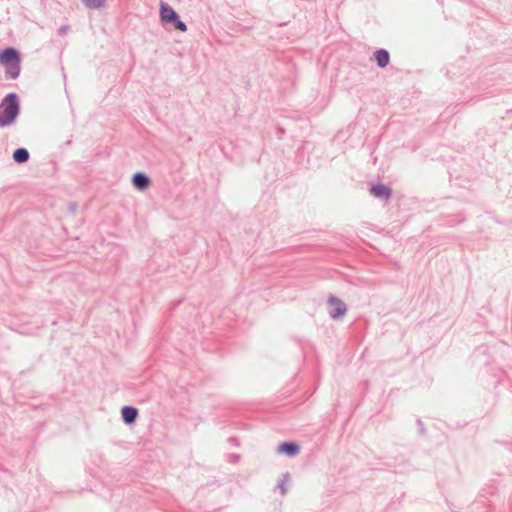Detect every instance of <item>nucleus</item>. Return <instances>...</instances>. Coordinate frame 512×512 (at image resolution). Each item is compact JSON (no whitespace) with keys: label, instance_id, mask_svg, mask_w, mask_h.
<instances>
[{"label":"nucleus","instance_id":"7","mask_svg":"<svg viewBox=\"0 0 512 512\" xmlns=\"http://www.w3.org/2000/svg\"><path fill=\"white\" fill-rule=\"evenodd\" d=\"M300 451V446L295 442H283L277 447V452L287 456H296Z\"/></svg>","mask_w":512,"mask_h":512},{"label":"nucleus","instance_id":"4","mask_svg":"<svg viewBox=\"0 0 512 512\" xmlns=\"http://www.w3.org/2000/svg\"><path fill=\"white\" fill-rule=\"evenodd\" d=\"M328 304L333 306L329 311V315L332 319H340L347 312L346 304L336 296H330L328 298Z\"/></svg>","mask_w":512,"mask_h":512},{"label":"nucleus","instance_id":"14","mask_svg":"<svg viewBox=\"0 0 512 512\" xmlns=\"http://www.w3.org/2000/svg\"><path fill=\"white\" fill-rule=\"evenodd\" d=\"M417 425L419 426L421 433L424 434L425 433V429H424V424H423L421 419H417Z\"/></svg>","mask_w":512,"mask_h":512},{"label":"nucleus","instance_id":"5","mask_svg":"<svg viewBox=\"0 0 512 512\" xmlns=\"http://www.w3.org/2000/svg\"><path fill=\"white\" fill-rule=\"evenodd\" d=\"M150 183V178L145 173L136 172L132 176L133 186L140 191H144L145 189H147Z\"/></svg>","mask_w":512,"mask_h":512},{"label":"nucleus","instance_id":"8","mask_svg":"<svg viewBox=\"0 0 512 512\" xmlns=\"http://www.w3.org/2000/svg\"><path fill=\"white\" fill-rule=\"evenodd\" d=\"M371 193L380 199H387L391 196V189L383 184L373 185L371 187Z\"/></svg>","mask_w":512,"mask_h":512},{"label":"nucleus","instance_id":"2","mask_svg":"<svg viewBox=\"0 0 512 512\" xmlns=\"http://www.w3.org/2000/svg\"><path fill=\"white\" fill-rule=\"evenodd\" d=\"M20 53L14 47H7L0 51V64L5 67V77L16 79L20 74Z\"/></svg>","mask_w":512,"mask_h":512},{"label":"nucleus","instance_id":"10","mask_svg":"<svg viewBox=\"0 0 512 512\" xmlns=\"http://www.w3.org/2000/svg\"><path fill=\"white\" fill-rule=\"evenodd\" d=\"M30 158V153L26 148H17L13 152V160L18 164L26 163Z\"/></svg>","mask_w":512,"mask_h":512},{"label":"nucleus","instance_id":"11","mask_svg":"<svg viewBox=\"0 0 512 512\" xmlns=\"http://www.w3.org/2000/svg\"><path fill=\"white\" fill-rule=\"evenodd\" d=\"M83 5L89 9H102L106 6L107 0H81Z\"/></svg>","mask_w":512,"mask_h":512},{"label":"nucleus","instance_id":"9","mask_svg":"<svg viewBox=\"0 0 512 512\" xmlns=\"http://www.w3.org/2000/svg\"><path fill=\"white\" fill-rule=\"evenodd\" d=\"M374 58L380 68H385L389 64L390 55L387 50L379 49L374 53Z\"/></svg>","mask_w":512,"mask_h":512},{"label":"nucleus","instance_id":"15","mask_svg":"<svg viewBox=\"0 0 512 512\" xmlns=\"http://www.w3.org/2000/svg\"><path fill=\"white\" fill-rule=\"evenodd\" d=\"M68 29H69V27H68V26H62V27H60V29H59V34H61V35H65V34L67 33Z\"/></svg>","mask_w":512,"mask_h":512},{"label":"nucleus","instance_id":"16","mask_svg":"<svg viewBox=\"0 0 512 512\" xmlns=\"http://www.w3.org/2000/svg\"><path fill=\"white\" fill-rule=\"evenodd\" d=\"M70 208L72 211H75V209H76L75 205H71Z\"/></svg>","mask_w":512,"mask_h":512},{"label":"nucleus","instance_id":"1","mask_svg":"<svg viewBox=\"0 0 512 512\" xmlns=\"http://www.w3.org/2000/svg\"><path fill=\"white\" fill-rule=\"evenodd\" d=\"M20 114L19 98L16 93L7 94L0 102V127L14 124Z\"/></svg>","mask_w":512,"mask_h":512},{"label":"nucleus","instance_id":"3","mask_svg":"<svg viewBox=\"0 0 512 512\" xmlns=\"http://www.w3.org/2000/svg\"><path fill=\"white\" fill-rule=\"evenodd\" d=\"M160 20L162 23L171 24L176 30L187 31V25L180 19L177 12L165 2L160 4Z\"/></svg>","mask_w":512,"mask_h":512},{"label":"nucleus","instance_id":"13","mask_svg":"<svg viewBox=\"0 0 512 512\" xmlns=\"http://www.w3.org/2000/svg\"><path fill=\"white\" fill-rule=\"evenodd\" d=\"M277 487L281 490V494H282V495H285V494H286L287 489H286L285 481H284V480H281V481L278 483V486H277Z\"/></svg>","mask_w":512,"mask_h":512},{"label":"nucleus","instance_id":"12","mask_svg":"<svg viewBox=\"0 0 512 512\" xmlns=\"http://www.w3.org/2000/svg\"><path fill=\"white\" fill-rule=\"evenodd\" d=\"M129 387V393L135 397H137V401L140 403H144L149 400L150 395L149 394H140L136 389L135 386H128Z\"/></svg>","mask_w":512,"mask_h":512},{"label":"nucleus","instance_id":"6","mask_svg":"<svg viewBox=\"0 0 512 512\" xmlns=\"http://www.w3.org/2000/svg\"><path fill=\"white\" fill-rule=\"evenodd\" d=\"M138 415V410L133 406H123L121 409L122 420L127 425L135 423Z\"/></svg>","mask_w":512,"mask_h":512}]
</instances>
